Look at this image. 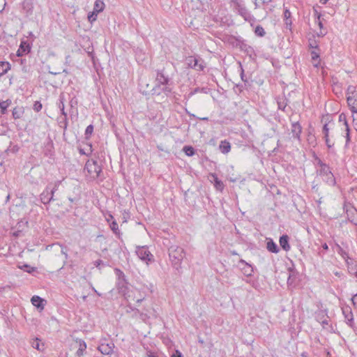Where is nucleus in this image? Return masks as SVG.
<instances>
[{
  "label": "nucleus",
  "instance_id": "obj_1",
  "mask_svg": "<svg viewBox=\"0 0 357 357\" xmlns=\"http://www.w3.org/2000/svg\"><path fill=\"white\" fill-rule=\"evenodd\" d=\"M156 84L152 89L153 95H160L165 93L167 96L172 93V80L171 78L165 73L164 69L158 70L156 73Z\"/></svg>",
  "mask_w": 357,
  "mask_h": 357
},
{
  "label": "nucleus",
  "instance_id": "obj_2",
  "mask_svg": "<svg viewBox=\"0 0 357 357\" xmlns=\"http://www.w3.org/2000/svg\"><path fill=\"white\" fill-rule=\"evenodd\" d=\"M316 162L317 174L319 176L322 181L329 186H335L337 184L336 179L331 172L330 166L324 162L318 156L314 155Z\"/></svg>",
  "mask_w": 357,
  "mask_h": 357
},
{
  "label": "nucleus",
  "instance_id": "obj_3",
  "mask_svg": "<svg viewBox=\"0 0 357 357\" xmlns=\"http://www.w3.org/2000/svg\"><path fill=\"white\" fill-rule=\"evenodd\" d=\"M168 253L172 266L178 270L185 256L184 250L176 245H173L169 248Z\"/></svg>",
  "mask_w": 357,
  "mask_h": 357
},
{
  "label": "nucleus",
  "instance_id": "obj_4",
  "mask_svg": "<svg viewBox=\"0 0 357 357\" xmlns=\"http://www.w3.org/2000/svg\"><path fill=\"white\" fill-rule=\"evenodd\" d=\"M333 123H326L322 128L323 139L327 148L331 150L335 144V134L333 130Z\"/></svg>",
  "mask_w": 357,
  "mask_h": 357
},
{
  "label": "nucleus",
  "instance_id": "obj_5",
  "mask_svg": "<svg viewBox=\"0 0 357 357\" xmlns=\"http://www.w3.org/2000/svg\"><path fill=\"white\" fill-rule=\"evenodd\" d=\"M85 169L93 179L100 177L102 169L97 160H88L85 164Z\"/></svg>",
  "mask_w": 357,
  "mask_h": 357
},
{
  "label": "nucleus",
  "instance_id": "obj_6",
  "mask_svg": "<svg viewBox=\"0 0 357 357\" xmlns=\"http://www.w3.org/2000/svg\"><path fill=\"white\" fill-rule=\"evenodd\" d=\"M186 63L190 68L196 70L202 71L205 68L204 61L199 56H188Z\"/></svg>",
  "mask_w": 357,
  "mask_h": 357
},
{
  "label": "nucleus",
  "instance_id": "obj_7",
  "mask_svg": "<svg viewBox=\"0 0 357 357\" xmlns=\"http://www.w3.org/2000/svg\"><path fill=\"white\" fill-rule=\"evenodd\" d=\"M114 344L112 341L106 342V340H102L98 349L104 355H110L113 353Z\"/></svg>",
  "mask_w": 357,
  "mask_h": 357
},
{
  "label": "nucleus",
  "instance_id": "obj_8",
  "mask_svg": "<svg viewBox=\"0 0 357 357\" xmlns=\"http://www.w3.org/2000/svg\"><path fill=\"white\" fill-rule=\"evenodd\" d=\"M136 254L138 257L143 261L148 262L151 260L153 255L149 251L148 248L146 246H137Z\"/></svg>",
  "mask_w": 357,
  "mask_h": 357
},
{
  "label": "nucleus",
  "instance_id": "obj_9",
  "mask_svg": "<svg viewBox=\"0 0 357 357\" xmlns=\"http://www.w3.org/2000/svg\"><path fill=\"white\" fill-rule=\"evenodd\" d=\"M238 266L241 268L245 275L251 276L252 275V266L250 264H248L245 260L241 259L238 261Z\"/></svg>",
  "mask_w": 357,
  "mask_h": 357
},
{
  "label": "nucleus",
  "instance_id": "obj_10",
  "mask_svg": "<svg viewBox=\"0 0 357 357\" xmlns=\"http://www.w3.org/2000/svg\"><path fill=\"white\" fill-rule=\"evenodd\" d=\"M342 314L344 317V319L346 320V323L349 326H352L354 324V316L351 311V309L349 306H346L342 308Z\"/></svg>",
  "mask_w": 357,
  "mask_h": 357
},
{
  "label": "nucleus",
  "instance_id": "obj_11",
  "mask_svg": "<svg viewBox=\"0 0 357 357\" xmlns=\"http://www.w3.org/2000/svg\"><path fill=\"white\" fill-rule=\"evenodd\" d=\"M348 220L354 225L357 226V209L354 206H350L346 211Z\"/></svg>",
  "mask_w": 357,
  "mask_h": 357
},
{
  "label": "nucleus",
  "instance_id": "obj_12",
  "mask_svg": "<svg viewBox=\"0 0 357 357\" xmlns=\"http://www.w3.org/2000/svg\"><path fill=\"white\" fill-rule=\"evenodd\" d=\"M49 189L50 187H45L44 190L40 195V201L43 204H48L51 202L55 200V198H53L52 196H50L48 192Z\"/></svg>",
  "mask_w": 357,
  "mask_h": 357
},
{
  "label": "nucleus",
  "instance_id": "obj_13",
  "mask_svg": "<svg viewBox=\"0 0 357 357\" xmlns=\"http://www.w3.org/2000/svg\"><path fill=\"white\" fill-rule=\"evenodd\" d=\"M31 302L33 306L40 310H43L45 307L46 301L38 296H33L31 298Z\"/></svg>",
  "mask_w": 357,
  "mask_h": 357
},
{
  "label": "nucleus",
  "instance_id": "obj_14",
  "mask_svg": "<svg viewBox=\"0 0 357 357\" xmlns=\"http://www.w3.org/2000/svg\"><path fill=\"white\" fill-rule=\"evenodd\" d=\"M31 50V46L27 41H22L20 47L17 52V56H22L29 53Z\"/></svg>",
  "mask_w": 357,
  "mask_h": 357
},
{
  "label": "nucleus",
  "instance_id": "obj_15",
  "mask_svg": "<svg viewBox=\"0 0 357 357\" xmlns=\"http://www.w3.org/2000/svg\"><path fill=\"white\" fill-rule=\"evenodd\" d=\"M238 45L241 50L246 53L248 56H252V54H255L253 47L247 44L245 40L239 41Z\"/></svg>",
  "mask_w": 357,
  "mask_h": 357
},
{
  "label": "nucleus",
  "instance_id": "obj_16",
  "mask_svg": "<svg viewBox=\"0 0 357 357\" xmlns=\"http://www.w3.org/2000/svg\"><path fill=\"white\" fill-rule=\"evenodd\" d=\"M145 312L140 313V316L142 319L145 318H151V317H156L157 312L155 310L152 306H147L144 307Z\"/></svg>",
  "mask_w": 357,
  "mask_h": 357
},
{
  "label": "nucleus",
  "instance_id": "obj_17",
  "mask_svg": "<svg viewBox=\"0 0 357 357\" xmlns=\"http://www.w3.org/2000/svg\"><path fill=\"white\" fill-rule=\"evenodd\" d=\"M289 238L287 234H283L280 237L279 243L281 248L286 252L289 251L291 249L289 245Z\"/></svg>",
  "mask_w": 357,
  "mask_h": 357
},
{
  "label": "nucleus",
  "instance_id": "obj_18",
  "mask_svg": "<svg viewBox=\"0 0 357 357\" xmlns=\"http://www.w3.org/2000/svg\"><path fill=\"white\" fill-rule=\"evenodd\" d=\"M302 132V127L298 122H294L291 124V133L294 138L300 139Z\"/></svg>",
  "mask_w": 357,
  "mask_h": 357
},
{
  "label": "nucleus",
  "instance_id": "obj_19",
  "mask_svg": "<svg viewBox=\"0 0 357 357\" xmlns=\"http://www.w3.org/2000/svg\"><path fill=\"white\" fill-rule=\"evenodd\" d=\"M65 96L63 93H61L58 102L56 103L57 107L60 110L61 114L63 116H68L67 112L65 111Z\"/></svg>",
  "mask_w": 357,
  "mask_h": 357
},
{
  "label": "nucleus",
  "instance_id": "obj_20",
  "mask_svg": "<svg viewBox=\"0 0 357 357\" xmlns=\"http://www.w3.org/2000/svg\"><path fill=\"white\" fill-rule=\"evenodd\" d=\"M61 183V181H55L54 182L50 183L46 187H50L49 189V195L50 196H52L54 198V193L58 190L60 185Z\"/></svg>",
  "mask_w": 357,
  "mask_h": 357
},
{
  "label": "nucleus",
  "instance_id": "obj_21",
  "mask_svg": "<svg viewBox=\"0 0 357 357\" xmlns=\"http://www.w3.org/2000/svg\"><path fill=\"white\" fill-rule=\"evenodd\" d=\"M211 177L213 178V183L215 189L219 191H222L225 188L222 181L218 178L215 174H212Z\"/></svg>",
  "mask_w": 357,
  "mask_h": 357
},
{
  "label": "nucleus",
  "instance_id": "obj_22",
  "mask_svg": "<svg viewBox=\"0 0 357 357\" xmlns=\"http://www.w3.org/2000/svg\"><path fill=\"white\" fill-rule=\"evenodd\" d=\"M266 249L272 253L277 254L279 252L280 249L278 245L272 240L269 239L266 243Z\"/></svg>",
  "mask_w": 357,
  "mask_h": 357
},
{
  "label": "nucleus",
  "instance_id": "obj_23",
  "mask_svg": "<svg viewBox=\"0 0 357 357\" xmlns=\"http://www.w3.org/2000/svg\"><path fill=\"white\" fill-rule=\"evenodd\" d=\"M291 17V13L290 10L287 8H285L284 10V20L287 27L289 28V29H291L292 24Z\"/></svg>",
  "mask_w": 357,
  "mask_h": 357
},
{
  "label": "nucleus",
  "instance_id": "obj_24",
  "mask_svg": "<svg viewBox=\"0 0 357 357\" xmlns=\"http://www.w3.org/2000/svg\"><path fill=\"white\" fill-rule=\"evenodd\" d=\"M31 344L33 348L40 351H43L45 349L44 343H41L40 340L38 337L33 339L32 341L31 342Z\"/></svg>",
  "mask_w": 357,
  "mask_h": 357
},
{
  "label": "nucleus",
  "instance_id": "obj_25",
  "mask_svg": "<svg viewBox=\"0 0 357 357\" xmlns=\"http://www.w3.org/2000/svg\"><path fill=\"white\" fill-rule=\"evenodd\" d=\"M219 149L224 154L228 153L231 150L230 143L226 140L222 141L219 145Z\"/></svg>",
  "mask_w": 357,
  "mask_h": 357
},
{
  "label": "nucleus",
  "instance_id": "obj_26",
  "mask_svg": "<svg viewBox=\"0 0 357 357\" xmlns=\"http://www.w3.org/2000/svg\"><path fill=\"white\" fill-rule=\"evenodd\" d=\"M105 6V5L102 0H96L94 3L93 10L98 14L103 11Z\"/></svg>",
  "mask_w": 357,
  "mask_h": 357
},
{
  "label": "nucleus",
  "instance_id": "obj_27",
  "mask_svg": "<svg viewBox=\"0 0 357 357\" xmlns=\"http://www.w3.org/2000/svg\"><path fill=\"white\" fill-rule=\"evenodd\" d=\"M347 103L351 112L357 114V98H347Z\"/></svg>",
  "mask_w": 357,
  "mask_h": 357
},
{
  "label": "nucleus",
  "instance_id": "obj_28",
  "mask_svg": "<svg viewBox=\"0 0 357 357\" xmlns=\"http://www.w3.org/2000/svg\"><path fill=\"white\" fill-rule=\"evenodd\" d=\"M336 248L337 252L347 262L350 259L349 252L338 244H336Z\"/></svg>",
  "mask_w": 357,
  "mask_h": 357
},
{
  "label": "nucleus",
  "instance_id": "obj_29",
  "mask_svg": "<svg viewBox=\"0 0 357 357\" xmlns=\"http://www.w3.org/2000/svg\"><path fill=\"white\" fill-rule=\"evenodd\" d=\"M346 94H347V98H351L354 99L357 98V91L356 89V86L349 85L347 87Z\"/></svg>",
  "mask_w": 357,
  "mask_h": 357
},
{
  "label": "nucleus",
  "instance_id": "obj_30",
  "mask_svg": "<svg viewBox=\"0 0 357 357\" xmlns=\"http://www.w3.org/2000/svg\"><path fill=\"white\" fill-rule=\"evenodd\" d=\"M10 69V64L8 61H0V77L6 74Z\"/></svg>",
  "mask_w": 357,
  "mask_h": 357
},
{
  "label": "nucleus",
  "instance_id": "obj_31",
  "mask_svg": "<svg viewBox=\"0 0 357 357\" xmlns=\"http://www.w3.org/2000/svg\"><path fill=\"white\" fill-rule=\"evenodd\" d=\"M320 316H322L324 319L320 321L321 324L322 325L323 328H325L326 326L328 325V317L327 315L326 312L324 311H319L317 313V317L319 319Z\"/></svg>",
  "mask_w": 357,
  "mask_h": 357
},
{
  "label": "nucleus",
  "instance_id": "obj_32",
  "mask_svg": "<svg viewBox=\"0 0 357 357\" xmlns=\"http://www.w3.org/2000/svg\"><path fill=\"white\" fill-rule=\"evenodd\" d=\"M109 227L111 229V230L113 231V233L117 236V237H120L121 236V231L119 230V226H118V224L116 222V221L115 220H113L110 223H109Z\"/></svg>",
  "mask_w": 357,
  "mask_h": 357
},
{
  "label": "nucleus",
  "instance_id": "obj_33",
  "mask_svg": "<svg viewBox=\"0 0 357 357\" xmlns=\"http://www.w3.org/2000/svg\"><path fill=\"white\" fill-rule=\"evenodd\" d=\"M11 104V100L8 99L6 100H0V108L1 114H5L7 112V109Z\"/></svg>",
  "mask_w": 357,
  "mask_h": 357
},
{
  "label": "nucleus",
  "instance_id": "obj_34",
  "mask_svg": "<svg viewBox=\"0 0 357 357\" xmlns=\"http://www.w3.org/2000/svg\"><path fill=\"white\" fill-rule=\"evenodd\" d=\"M238 14L242 16L245 20H248L250 17V14L246 7L244 6L237 11Z\"/></svg>",
  "mask_w": 357,
  "mask_h": 357
},
{
  "label": "nucleus",
  "instance_id": "obj_35",
  "mask_svg": "<svg viewBox=\"0 0 357 357\" xmlns=\"http://www.w3.org/2000/svg\"><path fill=\"white\" fill-rule=\"evenodd\" d=\"M23 9L26 11L27 13L31 14L33 11L32 3L29 0H24L22 3Z\"/></svg>",
  "mask_w": 357,
  "mask_h": 357
},
{
  "label": "nucleus",
  "instance_id": "obj_36",
  "mask_svg": "<svg viewBox=\"0 0 357 357\" xmlns=\"http://www.w3.org/2000/svg\"><path fill=\"white\" fill-rule=\"evenodd\" d=\"M183 151L188 156H192L195 154V149L192 146H184Z\"/></svg>",
  "mask_w": 357,
  "mask_h": 357
},
{
  "label": "nucleus",
  "instance_id": "obj_37",
  "mask_svg": "<svg viewBox=\"0 0 357 357\" xmlns=\"http://www.w3.org/2000/svg\"><path fill=\"white\" fill-rule=\"evenodd\" d=\"M23 111L20 108L15 107L13 109L12 115L15 119H18L22 117Z\"/></svg>",
  "mask_w": 357,
  "mask_h": 357
},
{
  "label": "nucleus",
  "instance_id": "obj_38",
  "mask_svg": "<svg viewBox=\"0 0 357 357\" xmlns=\"http://www.w3.org/2000/svg\"><path fill=\"white\" fill-rule=\"evenodd\" d=\"M234 10H235L236 12L240 10L241 8L245 6L243 0H236L235 1L232 2Z\"/></svg>",
  "mask_w": 357,
  "mask_h": 357
},
{
  "label": "nucleus",
  "instance_id": "obj_39",
  "mask_svg": "<svg viewBox=\"0 0 357 357\" xmlns=\"http://www.w3.org/2000/svg\"><path fill=\"white\" fill-rule=\"evenodd\" d=\"M255 33L258 36L263 37L266 34V32L261 25H257L255 27Z\"/></svg>",
  "mask_w": 357,
  "mask_h": 357
},
{
  "label": "nucleus",
  "instance_id": "obj_40",
  "mask_svg": "<svg viewBox=\"0 0 357 357\" xmlns=\"http://www.w3.org/2000/svg\"><path fill=\"white\" fill-rule=\"evenodd\" d=\"M93 132V126L92 124H90L86 127V128L85 130V132H84L85 138L86 139H89L91 137Z\"/></svg>",
  "mask_w": 357,
  "mask_h": 357
},
{
  "label": "nucleus",
  "instance_id": "obj_41",
  "mask_svg": "<svg viewBox=\"0 0 357 357\" xmlns=\"http://www.w3.org/2000/svg\"><path fill=\"white\" fill-rule=\"evenodd\" d=\"M59 124L64 130H66L68 125V116H63V118L60 119L59 120Z\"/></svg>",
  "mask_w": 357,
  "mask_h": 357
},
{
  "label": "nucleus",
  "instance_id": "obj_42",
  "mask_svg": "<svg viewBox=\"0 0 357 357\" xmlns=\"http://www.w3.org/2000/svg\"><path fill=\"white\" fill-rule=\"evenodd\" d=\"M53 245H58L61 247V252L64 256L65 259L67 260L68 259V255L67 253L66 247L59 242L54 243Z\"/></svg>",
  "mask_w": 357,
  "mask_h": 357
},
{
  "label": "nucleus",
  "instance_id": "obj_43",
  "mask_svg": "<svg viewBox=\"0 0 357 357\" xmlns=\"http://www.w3.org/2000/svg\"><path fill=\"white\" fill-rule=\"evenodd\" d=\"M345 131H346V133H345V138H346L345 146H347L349 143V142L351 141L350 129H349V127L348 124H346Z\"/></svg>",
  "mask_w": 357,
  "mask_h": 357
},
{
  "label": "nucleus",
  "instance_id": "obj_44",
  "mask_svg": "<svg viewBox=\"0 0 357 357\" xmlns=\"http://www.w3.org/2000/svg\"><path fill=\"white\" fill-rule=\"evenodd\" d=\"M20 268L22 270H23L24 271L27 272L29 273H32L33 272L35 271L34 267H31V266L26 264H24L23 266H20Z\"/></svg>",
  "mask_w": 357,
  "mask_h": 357
},
{
  "label": "nucleus",
  "instance_id": "obj_45",
  "mask_svg": "<svg viewBox=\"0 0 357 357\" xmlns=\"http://www.w3.org/2000/svg\"><path fill=\"white\" fill-rule=\"evenodd\" d=\"M43 105L40 101H36L33 104V109L34 111L38 112L42 109Z\"/></svg>",
  "mask_w": 357,
  "mask_h": 357
},
{
  "label": "nucleus",
  "instance_id": "obj_46",
  "mask_svg": "<svg viewBox=\"0 0 357 357\" xmlns=\"http://www.w3.org/2000/svg\"><path fill=\"white\" fill-rule=\"evenodd\" d=\"M98 13L92 11V13L88 15V19L91 22H93L97 20Z\"/></svg>",
  "mask_w": 357,
  "mask_h": 357
},
{
  "label": "nucleus",
  "instance_id": "obj_47",
  "mask_svg": "<svg viewBox=\"0 0 357 357\" xmlns=\"http://www.w3.org/2000/svg\"><path fill=\"white\" fill-rule=\"evenodd\" d=\"M311 59L312 61H316L319 59V54L314 50H312L310 53Z\"/></svg>",
  "mask_w": 357,
  "mask_h": 357
},
{
  "label": "nucleus",
  "instance_id": "obj_48",
  "mask_svg": "<svg viewBox=\"0 0 357 357\" xmlns=\"http://www.w3.org/2000/svg\"><path fill=\"white\" fill-rule=\"evenodd\" d=\"M309 47L312 49H318L319 45H318V43L315 40H309Z\"/></svg>",
  "mask_w": 357,
  "mask_h": 357
},
{
  "label": "nucleus",
  "instance_id": "obj_49",
  "mask_svg": "<svg viewBox=\"0 0 357 357\" xmlns=\"http://www.w3.org/2000/svg\"><path fill=\"white\" fill-rule=\"evenodd\" d=\"M203 89H200L199 87L195 88L193 91H190L188 95V98H190L192 96H194L195 93L202 91Z\"/></svg>",
  "mask_w": 357,
  "mask_h": 357
},
{
  "label": "nucleus",
  "instance_id": "obj_50",
  "mask_svg": "<svg viewBox=\"0 0 357 357\" xmlns=\"http://www.w3.org/2000/svg\"><path fill=\"white\" fill-rule=\"evenodd\" d=\"M78 349H82V350L85 351V350L86 349V344L84 340H79V348Z\"/></svg>",
  "mask_w": 357,
  "mask_h": 357
},
{
  "label": "nucleus",
  "instance_id": "obj_51",
  "mask_svg": "<svg viewBox=\"0 0 357 357\" xmlns=\"http://www.w3.org/2000/svg\"><path fill=\"white\" fill-rule=\"evenodd\" d=\"M339 121L343 122L344 126L346 127V124H348L347 120H346V116L344 114H341L339 116Z\"/></svg>",
  "mask_w": 357,
  "mask_h": 357
},
{
  "label": "nucleus",
  "instance_id": "obj_52",
  "mask_svg": "<svg viewBox=\"0 0 357 357\" xmlns=\"http://www.w3.org/2000/svg\"><path fill=\"white\" fill-rule=\"evenodd\" d=\"M114 271H115L116 275L119 277V278H124L125 275H124L123 272L121 271L120 269L115 268Z\"/></svg>",
  "mask_w": 357,
  "mask_h": 357
},
{
  "label": "nucleus",
  "instance_id": "obj_53",
  "mask_svg": "<svg viewBox=\"0 0 357 357\" xmlns=\"http://www.w3.org/2000/svg\"><path fill=\"white\" fill-rule=\"evenodd\" d=\"M84 351L82 350V349H78L73 357H81L84 355Z\"/></svg>",
  "mask_w": 357,
  "mask_h": 357
},
{
  "label": "nucleus",
  "instance_id": "obj_54",
  "mask_svg": "<svg viewBox=\"0 0 357 357\" xmlns=\"http://www.w3.org/2000/svg\"><path fill=\"white\" fill-rule=\"evenodd\" d=\"M171 357H183V356L178 350H176Z\"/></svg>",
  "mask_w": 357,
  "mask_h": 357
},
{
  "label": "nucleus",
  "instance_id": "obj_55",
  "mask_svg": "<svg viewBox=\"0 0 357 357\" xmlns=\"http://www.w3.org/2000/svg\"><path fill=\"white\" fill-rule=\"evenodd\" d=\"M314 16L317 20H321V14L319 13L317 10H314Z\"/></svg>",
  "mask_w": 357,
  "mask_h": 357
},
{
  "label": "nucleus",
  "instance_id": "obj_56",
  "mask_svg": "<svg viewBox=\"0 0 357 357\" xmlns=\"http://www.w3.org/2000/svg\"><path fill=\"white\" fill-rule=\"evenodd\" d=\"M113 220H114V216L112 214H109L108 216L106 218L107 222L110 223Z\"/></svg>",
  "mask_w": 357,
  "mask_h": 357
},
{
  "label": "nucleus",
  "instance_id": "obj_57",
  "mask_svg": "<svg viewBox=\"0 0 357 357\" xmlns=\"http://www.w3.org/2000/svg\"><path fill=\"white\" fill-rule=\"evenodd\" d=\"M354 116V119H353L354 126L355 130L357 131V114L356 116Z\"/></svg>",
  "mask_w": 357,
  "mask_h": 357
},
{
  "label": "nucleus",
  "instance_id": "obj_58",
  "mask_svg": "<svg viewBox=\"0 0 357 357\" xmlns=\"http://www.w3.org/2000/svg\"><path fill=\"white\" fill-rule=\"evenodd\" d=\"M326 34V32H324L321 29H320V31L317 33L318 37H324Z\"/></svg>",
  "mask_w": 357,
  "mask_h": 357
},
{
  "label": "nucleus",
  "instance_id": "obj_59",
  "mask_svg": "<svg viewBox=\"0 0 357 357\" xmlns=\"http://www.w3.org/2000/svg\"><path fill=\"white\" fill-rule=\"evenodd\" d=\"M285 107H286V104H283V103H282V102H278V108H279L280 109H282V110H284V108H285Z\"/></svg>",
  "mask_w": 357,
  "mask_h": 357
},
{
  "label": "nucleus",
  "instance_id": "obj_60",
  "mask_svg": "<svg viewBox=\"0 0 357 357\" xmlns=\"http://www.w3.org/2000/svg\"><path fill=\"white\" fill-rule=\"evenodd\" d=\"M144 300V296L136 297V302L138 303H141Z\"/></svg>",
  "mask_w": 357,
  "mask_h": 357
},
{
  "label": "nucleus",
  "instance_id": "obj_61",
  "mask_svg": "<svg viewBox=\"0 0 357 357\" xmlns=\"http://www.w3.org/2000/svg\"><path fill=\"white\" fill-rule=\"evenodd\" d=\"M321 247L323 248L324 250L325 251H327L328 250V245L326 243H324L322 245H321Z\"/></svg>",
  "mask_w": 357,
  "mask_h": 357
},
{
  "label": "nucleus",
  "instance_id": "obj_62",
  "mask_svg": "<svg viewBox=\"0 0 357 357\" xmlns=\"http://www.w3.org/2000/svg\"><path fill=\"white\" fill-rule=\"evenodd\" d=\"M317 24H318L319 29L321 30L324 27V25H323V23L321 20H317Z\"/></svg>",
  "mask_w": 357,
  "mask_h": 357
},
{
  "label": "nucleus",
  "instance_id": "obj_63",
  "mask_svg": "<svg viewBox=\"0 0 357 357\" xmlns=\"http://www.w3.org/2000/svg\"><path fill=\"white\" fill-rule=\"evenodd\" d=\"M149 357H158V356L154 353L150 352L149 354H148Z\"/></svg>",
  "mask_w": 357,
  "mask_h": 357
},
{
  "label": "nucleus",
  "instance_id": "obj_64",
  "mask_svg": "<svg viewBox=\"0 0 357 357\" xmlns=\"http://www.w3.org/2000/svg\"><path fill=\"white\" fill-rule=\"evenodd\" d=\"M101 263H102V260L98 259V260L96 261V262H95V265L98 267V266H100V264Z\"/></svg>",
  "mask_w": 357,
  "mask_h": 357
}]
</instances>
